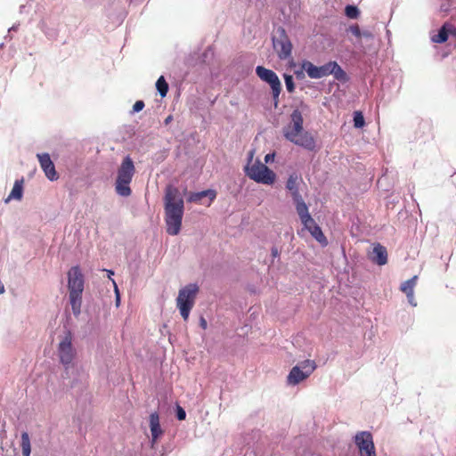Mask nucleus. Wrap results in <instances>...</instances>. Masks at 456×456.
<instances>
[{
	"label": "nucleus",
	"instance_id": "1",
	"mask_svg": "<svg viewBox=\"0 0 456 456\" xmlns=\"http://www.w3.org/2000/svg\"><path fill=\"white\" fill-rule=\"evenodd\" d=\"M304 119L302 111L296 109L290 114V122L283 127L284 137L307 151H315L316 142L311 133L305 131L303 126Z\"/></svg>",
	"mask_w": 456,
	"mask_h": 456
},
{
	"label": "nucleus",
	"instance_id": "2",
	"mask_svg": "<svg viewBox=\"0 0 456 456\" xmlns=\"http://www.w3.org/2000/svg\"><path fill=\"white\" fill-rule=\"evenodd\" d=\"M68 289L73 314L78 315L84 291V275L78 266H73L68 272Z\"/></svg>",
	"mask_w": 456,
	"mask_h": 456
},
{
	"label": "nucleus",
	"instance_id": "3",
	"mask_svg": "<svg viewBox=\"0 0 456 456\" xmlns=\"http://www.w3.org/2000/svg\"><path fill=\"white\" fill-rule=\"evenodd\" d=\"M135 173L134 161L129 156H126L118 169L117 179L115 183L116 192L122 197H128L132 193L130 183Z\"/></svg>",
	"mask_w": 456,
	"mask_h": 456
},
{
	"label": "nucleus",
	"instance_id": "4",
	"mask_svg": "<svg viewBox=\"0 0 456 456\" xmlns=\"http://www.w3.org/2000/svg\"><path fill=\"white\" fill-rule=\"evenodd\" d=\"M198 292L199 287L195 283H190L179 290L176 298V306L184 321H187L189 318L191 310L195 304Z\"/></svg>",
	"mask_w": 456,
	"mask_h": 456
},
{
	"label": "nucleus",
	"instance_id": "5",
	"mask_svg": "<svg viewBox=\"0 0 456 456\" xmlns=\"http://www.w3.org/2000/svg\"><path fill=\"white\" fill-rule=\"evenodd\" d=\"M256 74L262 81L270 86L273 105L274 108H277L280 102L279 96L282 89L279 77L273 70L263 66H257L256 68Z\"/></svg>",
	"mask_w": 456,
	"mask_h": 456
},
{
	"label": "nucleus",
	"instance_id": "6",
	"mask_svg": "<svg viewBox=\"0 0 456 456\" xmlns=\"http://www.w3.org/2000/svg\"><path fill=\"white\" fill-rule=\"evenodd\" d=\"M273 45L281 60H287L291 56L292 44L283 27H278L273 35Z\"/></svg>",
	"mask_w": 456,
	"mask_h": 456
},
{
	"label": "nucleus",
	"instance_id": "7",
	"mask_svg": "<svg viewBox=\"0 0 456 456\" xmlns=\"http://www.w3.org/2000/svg\"><path fill=\"white\" fill-rule=\"evenodd\" d=\"M314 361L305 360L294 366L287 376V383L290 386H296L301 381L306 379L316 369Z\"/></svg>",
	"mask_w": 456,
	"mask_h": 456
},
{
	"label": "nucleus",
	"instance_id": "8",
	"mask_svg": "<svg viewBox=\"0 0 456 456\" xmlns=\"http://www.w3.org/2000/svg\"><path fill=\"white\" fill-rule=\"evenodd\" d=\"M246 175L256 183L272 184L275 181V173L260 161L245 167Z\"/></svg>",
	"mask_w": 456,
	"mask_h": 456
},
{
	"label": "nucleus",
	"instance_id": "9",
	"mask_svg": "<svg viewBox=\"0 0 456 456\" xmlns=\"http://www.w3.org/2000/svg\"><path fill=\"white\" fill-rule=\"evenodd\" d=\"M72 341V333L70 330H67L57 347L60 362L63 364L66 369L69 368V365L73 362L77 354Z\"/></svg>",
	"mask_w": 456,
	"mask_h": 456
},
{
	"label": "nucleus",
	"instance_id": "10",
	"mask_svg": "<svg viewBox=\"0 0 456 456\" xmlns=\"http://www.w3.org/2000/svg\"><path fill=\"white\" fill-rule=\"evenodd\" d=\"M354 443L359 449L361 456H376L373 437L370 432H358L354 436Z\"/></svg>",
	"mask_w": 456,
	"mask_h": 456
},
{
	"label": "nucleus",
	"instance_id": "11",
	"mask_svg": "<svg viewBox=\"0 0 456 456\" xmlns=\"http://www.w3.org/2000/svg\"><path fill=\"white\" fill-rule=\"evenodd\" d=\"M175 191L173 189V205H172V226L173 235H176L180 232L182 226V219L183 214V201L182 199H175Z\"/></svg>",
	"mask_w": 456,
	"mask_h": 456
},
{
	"label": "nucleus",
	"instance_id": "12",
	"mask_svg": "<svg viewBox=\"0 0 456 456\" xmlns=\"http://www.w3.org/2000/svg\"><path fill=\"white\" fill-rule=\"evenodd\" d=\"M330 65L331 61H329L322 66L317 67L306 60L303 61L301 64L302 69L307 73L308 77L314 79L322 78L330 75L332 71L330 70Z\"/></svg>",
	"mask_w": 456,
	"mask_h": 456
},
{
	"label": "nucleus",
	"instance_id": "13",
	"mask_svg": "<svg viewBox=\"0 0 456 456\" xmlns=\"http://www.w3.org/2000/svg\"><path fill=\"white\" fill-rule=\"evenodd\" d=\"M37 159L45 176L51 181L57 180L59 176L50 155L48 153L37 154Z\"/></svg>",
	"mask_w": 456,
	"mask_h": 456
},
{
	"label": "nucleus",
	"instance_id": "14",
	"mask_svg": "<svg viewBox=\"0 0 456 456\" xmlns=\"http://www.w3.org/2000/svg\"><path fill=\"white\" fill-rule=\"evenodd\" d=\"M369 258L378 265H384L387 263V248L379 243L374 244L372 251L369 253Z\"/></svg>",
	"mask_w": 456,
	"mask_h": 456
},
{
	"label": "nucleus",
	"instance_id": "15",
	"mask_svg": "<svg viewBox=\"0 0 456 456\" xmlns=\"http://www.w3.org/2000/svg\"><path fill=\"white\" fill-rule=\"evenodd\" d=\"M216 197V192L214 190H206L200 192L191 193L188 198L191 202H200L202 204L209 205Z\"/></svg>",
	"mask_w": 456,
	"mask_h": 456
},
{
	"label": "nucleus",
	"instance_id": "16",
	"mask_svg": "<svg viewBox=\"0 0 456 456\" xmlns=\"http://www.w3.org/2000/svg\"><path fill=\"white\" fill-rule=\"evenodd\" d=\"M294 203L296 205V210L301 223L304 224V226H307V224H311L313 222V218L308 212L307 205L304 201L303 198L298 200H295Z\"/></svg>",
	"mask_w": 456,
	"mask_h": 456
},
{
	"label": "nucleus",
	"instance_id": "17",
	"mask_svg": "<svg viewBox=\"0 0 456 456\" xmlns=\"http://www.w3.org/2000/svg\"><path fill=\"white\" fill-rule=\"evenodd\" d=\"M455 28V26L445 22L438 30L436 35L431 37V40L434 43L443 44L447 41L449 36L452 37V29Z\"/></svg>",
	"mask_w": 456,
	"mask_h": 456
},
{
	"label": "nucleus",
	"instance_id": "18",
	"mask_svg": "<svg viewBox=\"0 0 456 456\" xmlns=\"http://www.w3.org/2000/svg\"><path fill=\"white\" fill-rule=\"evenodd\" d=\"M167 232L171 234V184H167L164 196Z\"/></svg>",
	"mask_w": 456,
	"mask_h": 456
},
{
	"label": "nucleus",
	"instance_id": "19",
	"mask_svg": "<svg viewBox=\"0 0 456 456\" xmlns=\"http://www.w3.org/2000/svg\"><path fill=\"white\" fill-rule=\"evenodd\" d=\"M305 228L322 247L328 245V240L326 236L323 234L321 227L315 223L314 219L313 222L311 224H307V226H305Z\"/></svg>",
	"mask_w": 456,
	"mask_h": 456
},
{
	"label": "nucleus",
	"instance_id": "20",
	"mask_svg": "<svg viewBox=\"0 0 456 456\" xmlns=\"http://www.w3.org/2000/svg\"><path fill=\"white\" fill-rule=\"evenodd\" d=\"M298 177L297 175H290L286 183V189L290 192L293 201L302 199L298 188Z\"/></svg>",
	"mask_w": 456,
	"mask_h": 456
},
{
	"label": "nucleus",
	"instance_id": "21",
	"mask_svg": "<svg viewBox=\"0 0 456 456\" xmlns=\"http://www.w3.org/2000/svg\"><path fill=\"white\" fill-rule=\"evenodd\" d=\"M150 427L152 436V444L162 435V430L159 424V417L157 412H153L150 416Z\"/></svg>",
	"mask_w": 456,
	"mask_h": 456
},
{
	"label": "nucleus",
	"instance_id": "22",
	"mask_svg": "<svg viewBox=\"0 0 456 456\" xmlns=\"http://www.w3.org/2000/svg\"><path fill=\"white\" fill-rule=\"evenodd\" d=\"M330 70H332L330 75H333L335 79L343 83L348 81L347 74L336 61H331Z\"/></svg>",
	"mask_w": 456,
	"mask_h": 456
},
{
	"label": "nucleus",
	"instance_id": "23",
	"mask_svg": "<svg viewBox=\"0 0 456 456\" xmlns=\"http://www.w3.org/2000/svg\"><path fill=\"white\" fill-rule=\"evenodd\" d=\"M417 279L418 277L415 275L401 284L400 289L406 294L407 298L413 297V288L416 285Z\"/></svg>",
	"mask_w": 456,
	"mask_h": 456
},
{
	"label": "nucleus",
	"instance_id": "24",
	"mask_svg": "<svg viewBox=\"0 0 456 456\" xmlns=\"http://www.w3.org/2000/svg\"><path fill=\"white\" fill-rule=\"evenodd\" d=\"M22 192H23V180L22 179L16 180L13 184L12 190L11 193L9 194V197L6 200V201H8L10 199H14V200H21Z\"/></svg>",
	"mask_w": 456,
	"mask_h": 456
},
{
	"label": "nucleus",
	"instance_id": "25",
	"mask_svg": "<svg viewBox=\"0 0 456 456\" xmlns=\"http://www.w3.org/2000/svg\"><path fill=\"white\" fill-rule=\"evenodd\" d=\"M21 441H20V446L22 450V456H30L31 453V444H30V438L27 432L21 433Z\"/></svg>",
	"mask_w": 456,
	"mask_h": 456
},
{
	"label": "nucleus",
	"instance_id": "26",
	"mask_svg": "<svg viewBox=\"0 0 456 456\" xmlns=\"http://www.w3.org/2000/svg\"><path fill=\"white\" fill-rule=\"evenodd\" d=\"M345 13L350 19H357L360 15V11L355 5L348 4L345 8Z\"/></svg>",
	"mask_w": 456,
	"mask_h": 456
},
{
	"label": "nucleus",
	"instance_id": "27",
	"mask_svg": "<svg viewBox=\"0 0 456 456\" xmlns=\"http://www.w3.org/2000/svg\"><path fill=\"white\" fill-rule=\"evenodd\" d=\"M365 125L364 117L361 111L354 113V126L355 128H362Z\"/></svg>",
	"mask_w": 456,
	"mask_h": 456
},
{
	"label": "nucleus",
	"instance_id": "28",
	"mask_svg": "<svg viewBox=\"0 0 456 456\" xmlns=\"http://www.w3.org/2000/svg\"><path fill=\"white\" fill-rule=\"evenodd\" d=\"M284 80L287 91L289 93H293L295 91V83L293 80V77L289 74H284Z\"/></svg>",
	"mask_w": 456,
	"mask_h": 456
},
{
	"label": "nucleus",
	"instance_id": "29",
	"mask_svg": "<svg viewBox=\"0 0 456 456\" xmlns=\"http://www.w3.org/2000/svg\"><path fill=\"white\" fill-rule=\"evenodd\" d=\"M156 88L158 90H168L169 86L163 76L159 77L156 82Z\"/></svg>",
	"mask_w": 456,
	"mask_h": 456
},
{
	"label": "nucleus",
	"instance_id": "30",
	"mask_svg": "<svg viewBox=\"0 0 456 456\" xmlns=\"http://www.w3.org/2000/svg\"><path fill=\"white\" fill-rule=\"evenodd\" d=\"M175 415L179 420H183L186 418L185 411L179 404H176Z\"/></svg>",
	"mask_w": 456,
	"mask_h": 456
},
{
	"label": "nucleus",
	"instance_id": "31",
	"mask_svg": "<svg viewBox=\"0 0 456 456\" xmlns=\"http://www.w3.org/2000/svg\"><path fill=\"white\" fill-rule=\"evenodd\" d=\"M348 30L358 38L362 37V31L357 24L350 26Z\"/></svg>",
	"mask_w": 456,
	"mask_h": 456
},
{
	"label": "nucleus",
	"instance_id": "32",
	"mask_svg": "<svg viewBox=\"0 0 456 456\" xmlns=\"http://www.w3.org/2000/svg\"><path fill=\"white\" fill-rule=\"evenodd\" d=\"M144 108V102L142 101H137L133 106L134 112H139Z\"/></svg>",
	"mask_w": 456,
	"mask_h": 456
},
{
	"label": "nucleus",
	"instance_id": "33",
	"mask_svg": "<svg viewBox=\"0 0 456 456\" xmlns=\"http://www.w3.org/2000/svg\"><path fill=\"white\" fill-rule=\"evenodd\" d=\"M200 326L203 329V330H206L208 328V323H207V321L206 319L201 316L200 318Z\"/></svg>",
	"mask_w": 456,
	"mask_h": 456
},
{
	"label": "nucleus",
	"instance_id": "34",
	"mask_svg": "<svg viewBox=\"0 0 456 456\" xmlns=\"http://www.w3.org/2000/svg\"><path fill=\"white\" fill-rule=\"evenodd\" d=\"M274 156H275L274 153H268V154H266L265 157V161L266 163H268V162L273 160Z\"/></svg>",
	"mask_w": 456,
	"mask_h": 456
},
{
	"label": "nucleus",
	"instance_id": "35",
	"mask_svg": "<svg viewBox=\"0 0 456 456\" xmlns=\"http://www.w3.org/2000/svg\"><path fill=\"white\" fill-rule=\"evenodd\" d=\"M271 254L273 257H277L280 255V252L276 247H273L271 249Z\"/></svg>",
	"mask_w": 456,
	"mask_h": 456
},
{
	"label": "nucleus",
	"instance_id": "36",
	"mask_svg": "<svg viewBox=\"0 0 456 456\" xmlns=\"http://www.w3.org/2000/svg\"><path fill=\"white\" fill-rule=\"evenodd\" d=\"M362 37H367V38H372L373 37V35L370 31L369 30H364L362 32Z\"/></svg>",
	"mask_w": 456,
	"mask_h": 456
},
{
	"label": "nucleus",
	"instance_id": "37",
	"mask_svg": "<svg viewBox=\"0 0 456 456\" xmlns=\"http://www.w3.org/2000/svg\"><path fill=\"white\" fill-rule=\"evenodd\" d=\"M111 281H112L113 285H114L115 292H116V294H117V302H118V301H119V296H118V286H117V284H116V282H115V281H114V280H112V279H111Z\"/></svg>",
	"mask_w": 456,
	"mask_h": 456
},
{
	"label": "nucleus",
	"instance_id": "38",
	"mask_svg": "<svg viewBox=\"0 0 456 456\" xmlns=\"http://www.w3.org/2000/svg\"><path fill=\"white\" fill-rule=\"evenodd\" d=\"M295 75H296V77L297 78H303L305 77L304 72L302 70L301 71H298V70L295 71Z\"/></svg>",
	"mask_w": 456,
	"mask_h": 456
},
{
	"label": "nucleus",
	"instance_id": "39",
	"mask_svg": "<svg viewBox=\"0 0 456 456\" xmlns=\"http://www.w3.org/2000/svg\"><path fill=\"white\" fill-rule=\"evenodd\" d=\"M158 91L162 97H165L168 92V90H158Z\"/></svg>",
	"mask_w": 456,
	"mask_h": 456
},
{
	"label": "nucleus",
	"instance_id": "40",
	"mask_svg": "<svg viewBox=\"0 0 456 456\" xmlns=\"http://www.w3.org/2000/svg\"><path fill=\"white\" fill-rule=\"evenodd\" d=\"M171 121H172L171 115H169V116H167V117L166 118V119H165V123H166V124H168V123H169V122H171Z\"/></svg>",
	"mask_w": 456,
	"mask_h": 456
},
{
	"label": "nucleus",
	"instance_id": "41",
	"mask_svg": "<svg viewBox=\"0 0 456 456\" xmlns=\"http://www.w3.org/2000/svg\"><path fill=\"white\" fill-rule=\"evenodd\" d=\"M108 272V277L111 279V276L114 274V272L111 270H106Z\"/></svg>",
	"mask_w": 456,
	"mask_h": 456
},
{
	"label": "nucleus",
	"instance_id": "42",
	"mask_svg": "<svg viewBox=\"0 0 456 456\" xmlns=\"http://www.w3.org/2000/svg\"><path fill=\"white\" fill-rule=\"evenodd\" d=\"M300 107L302 108V110H304L305 109H307V106L303 102H301L300 103Z\"/></svg>",
	"mask_w": 456,
	"mask_h": 456
},
{
	"label": "nucleus",
	"instance_id": "43",
	"mask_svg": "<svg viewBox=\"0 0 456 456\" xmlns=\"http://www.w3.org/2000/svg\"><path fill=\"white\" fill-rule=\"evenodd\" d=\"M447 55H448V53H444L442 54V58H443V59H444V58H445Z\"/></svg>",
	"mask_w": 456,
	"mask_h": 456
},
{
	"label": "nucleus",
	"instance_id": "44",
	"mask_svg": "<svg viewBox=\"0 0 456 456\" xmlns=\"http://www.w3.org/2000/svg\"><path fill=\"white\" fill-rule=\"evenodd\" d=\"M410 303L412 304V301H413V297H411V298H408Z\"/></svg>",
	"mask_w": 456,
	"mask_h": 456
}]
</instances>
